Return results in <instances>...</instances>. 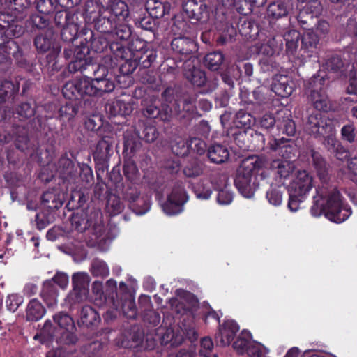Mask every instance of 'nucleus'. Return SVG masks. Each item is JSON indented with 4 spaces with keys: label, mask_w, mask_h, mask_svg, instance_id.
<instances>
[{
    "label": "nucleus",
    "mask_w": 357,
    "mask_h": 357,
    "mask_svg": "<svg viewBox=\"0 0 357 357\" xmlns=\"http://www.w3.org/2000/svg\"><path fill=\"white\" fill-rule=\"evenodd\" d=\"M312 165L317 172L321 185L317 188L310 208L312 215L324 214L326 218L335 223L345 221L351 215V208L344 204L337 186L330 181L329 165L323 155L314 149L310 150Z\"/></svg>",
    "instance_id": "obj_1"
},
{
    "label": "nucleus",
    "mask_w": 357,
    "mask_h": 357,
    "mask_svg": "<svg viewBox=\"0 0 357 357\" xmlns=\"http://www.w3.org/2000/svg\"><path fill=\"white\" fill-rule=\"evenodd\" d=\"M96 70V73H93L94 78L85 76L67 82L62 89L64 98L68 100H84L86 105L89 102V98L101 97L105 93L113 91L115 84L114 81L107 78V68L100 65Z\"/></svg>",
    "instance_id": "obj_2"
},
{
    "label": "nucleus",
    "mask_w": 357,
    "mask_h": 357,
    "mask_svg": "<svg viewBox=\"0 0 357 357\" xmlns=\"http://www.w3.org/2000/svg\"><path fill=\"white\" fill-rule=\"evenodd\" d=\"M264 166V161L257 155L243 159L234 178V185L238 192L245 197H252L258 185L252 183V177Z\"/></svg>",
    "instance_id": "obj_3"
},
{
    "label": "nucleus",
    "mask_w": 357,
    "mask_h": 357,
    "mask_svg": "<svg viewBox=\"0 0 357 357\" xmlns=\"http://www.w3.org/2000/svg\"><path fill=\"white\" fill-rule=\"evenodd\" d=\"M312 188V177L307 171H299L288 188V208L291 211H296L301 202Z\"/></svg>",
    "instance_id": "obj_4"
},
{
    "label": "nucleus",
    "mask_w": 357,
    "mask_h": 357,
    "mask_svg": "<svg viewBox=\"0 0 357 357\" xmlns=\"http://www.w3.org/2000/svg\"><path fill=\"white\" fill-rule=\"evenodd\" d=\"M79 13L61 10L56 11L54 24L61 29V38L63 42H72L76 39L81 30L82 22L79 20Z\"/></svg>",
    "instance_id": "obj_5"
},
{
    "label": "nucleus",
    "mask_w": 357,
    "mask_h": 357,
    "mask_svg": "<svg viewBox=\"0 0 357 357\" xmlns=\"http://www.w3.org/2000/svg\"><path fill=\"white\" fill-rule=\"evenodd\" d=\"M308 99L314 108L326 112L330 109V101L326 93V79L324 76L314 75L308 82Z\"/></svg>",
    "instance_id": "obj_6"
},
{
    "label": "nucleus",
    "mask_w": 357,
    "mask_h": 357,
    "mask_svg": "<svg viewBox=\"0 0 357 357\" xmlns=\"http://www.w3.org/2000/svg\"><path fill=\"white\" fill-rule=\"evenodd\" d=\"M240 327L238 323L233 319H225V337L229 345L232 342V347L238 355H243L246 348L252 340V335L248 330H243L234 340Z\"/></svg>",
    "instance_id": "obj_7"
},
{
    "label": "nucleus",
    "mask_w": 357,
    "mask_h": 357,
    "mask_svg": "<svg viewBox=\"0 0 357 357\" xmlns=\"http://www.w3.org/2000/svg\"><path fill=\"white\" fill-rule=\"evenodd\" d=\"M84 47H87V52L93 51L96 53L106 52L107 55L114 57L110 51V45L114 41H111L106 37L107 35L94 33L91 29L82 27L77 34Z\"/></svg>",
    "instance_id": "obj_8"
},
{
    "label": "nucleus",
    "mask_w": 357,
    "mask_h": 357,
    "mask_svg": "<svg viewBox=\"0 0 357 357\" xmlns=\"http://www.w3.org/2000/svg\"><path fill=\"white\" fill-rule=\"evenodd\" d=\"M25 29L22 17L0 12V47L5 41L18 38L24 33Z\"/></svg>",
    "instance_id": "obj_9"
},
{
    "label": "nucleus",
    "mask_w": 357,
    "mask_h": 357,
    "mask_svg": "<svg viewBox=\"0 0 357 357\" xmlns=\"http://www.w3.org/2000/svg\"><path fill=\"white\" fill-rule=\"evenodd\" d=\"M188 200V195L181 181L174 183L166 202L162 204L163 211L168 215H176L183 212L184 204Z\"/></svg>",
    "instance_id": "obj_10"
},
{
    "label": "nucleus",
    "mask_w": 357,
    "mask_h": 357,
    "mask_svg": "<svg viewBox=\"0 0 357 357\" xmlns=\"http://www.w3.org/2000/svg\"><path fill=\"white\" fill-rule=\"evenodd\" d=\"M114 138L110 136L102 137L97 143L93 153L96 164V177L100 178V172L105 173L109 167V158L113 153Z\"/></svg>",
    "instance_id": "obj_11"
},
{
    "label": "nucleus",
    "mask_w": 357,
    "mask_h": 357,
    "mask_svg": "<svg viewBox=\"0 0 357 357\" xmlns=\"http://www.w3.org/2000/svg\"><path fill=\"white\" fill-rule=\"evenodd\" d=\"M276 125L279 132L287 136H294L296 133V125L289 115H286L284 112H277L275 116L272 114H264L261 120L260 125L262 128L268 129Z\"/></svg>",
    "instance_id": "obj_12"
},
{
    "label": "nucleus",
    "mask_w": 357,
    "mask_h": 357,
    "mask_svg": "<svg viewBox=\"0 0 357 357\" xmlns=\"http://www.w3.org/2000/svg\"><path fill=\"white\" fill-rule=\"evenodd\" d=\"M305 129L310 135L318 138L333 132L334 127L326 115L317 112L308 116Z\"/></svg>",
    "instance_id": "obj_13"
},
{
    "label": "nucleus",
    "mask_w": 357,
    "mask_h": 357,
    "mask_svg": "<svg viewBox=\"0 0 357 357\" xmlns=\"http://www.w3.org/2000/svg\"><path fill=\"white\" fill-rule=\"evenodd\" d=\"M128 46L121 43H113L110 45V51L115 58H125L126 54L134 57L135 53H139L149 47L152 44L139 36L132 37L128 43Z\"/></svg>",
    "instance_id": "obj_14"
},
{
    "label": "nucleus",
    "mask_w": 357,
    "mask_h": 357,
    "mask_svg": "<svg viewBox=\"0 0 357 357\" xmlns=\"http://www.w3.org/2000/svg\"><path fill=\"white\" fill-rule=\"evenodd\" d=\"M183 10L192 24L206 23L211 19L207 6L201 1L187 0Z\"/></svg>",
    "instance_id": "obj_15"
},
{
    "label": "nucleus",
    "mask_w": 357,
    "mask_h": 357,
    "mask_svg": "<svg viewBox=\"0 0 357 357\" xmlns=\"http://www.w3.org/2000/svg\"><path fill=\"white\" fill-rule=\"evenodd\" d=\"M252 123V116L249 113L240 110L235 114L233 119L234 126L236 128L233 129L231 128L228 129L227 135H231L238 146L242 148L239 142L246 137V132L244 129L250 127Z\"/></svg>",
    "instance_id": "obj_16"
},
{
    "label": "nucleus",
    "mask_w": 357,
    "mask_h": 357,
    "mask_svg": "<svg viewBox=\"0 0 357 357\" xmlns=\"http://www.w3.org/2000/svg\"><path fill=\"white\" fill-rule=\"evenodd\" d=\"M72 153H64L61 155L56 163V172L64 182L76 183L77 171L73 161Z\"/></svg>",
    "instance_id": "obj_17"
},
{
    "label": "nucleus",
    "mask_w": 357,
    "mask_h": 357,
    "mask_svg": "<svg viewBox=\"0 0 357 357\" xmlns=\"http://www.w3.org/2000/svg\"><path fill=\"white\" fill-rule=\"evenodd\" d=\"M87 52L77 54V56L73 59L68 66V71L71 73L80 72L84 77L89 76L91 72L96 73V68L100 66L92 62L91 57Z\"/></svg>",
    "instance_id": "obj_18"
},
{
    "label": "nucleus",
    "mask_w": 357,
    "mask_h": 357,
    "mask_svg": "<svg viewBox=\"0 0 357 357\" xmlns=\"http://www.w3.org/2000/svg\"><path fill=\"white\" fill-rule=\"evenodd\" d=\"M268 146L271 151H277L284 159V160L292 159L297 153V149L294 142L284 137L280 139L271 138L268 142Z\"/></svg>",
    "instance_id": "obj_19"
},
{
    "label": "nucleus",
    "mask_w": 357,
    "mask_h": 357,
    "mask_svg": "<svg viewBox=\"0 0 357 357\" xmlns=\"http://www.w3.org/2000/svg\"><path fill=\"white\" fill-rule=\"evenodd\" d=\"M171 48L175 54L179 55V62H181L197 50V45L192 38L181 36L172 40Z\"/></svg>",
    "instance_id": "obj_20"
},
{
    "label": "nucleus",
    "mask_w": 357,
    "mask_h": 357,
    "mask_svg": "<svg viewBox=\"0 0 357 357\" xmlns=\"http://www.w3.org/2000/svg\"><path fill=\"white\" fill-rule=\"evenodd\" d=\"M296 89L293 78L287 75H275L272 81L271 89L282 98L290 96Z\"/></svg>",
    "instance_id": "obj_21"
},
{
    "label": "nucleus",
    "mask_w": 357,
    "mask_h": 357,
    "mask_svg": "<svg viewBox=\"0 0 357 357\" xmlns=\"http://www.w3.org/2000/svg\"><path fill=\"white\" fill-rule=\"evenodd\" d=\"M65 195L59 189L53 188L44 192L40 198L41 208L56 213L63 204Z\"/></svg>",
    "instance_id": "obj_22"
},
{
    "label": "nucleus",
    "mask_w": 357,
    "mask_h": 357,
    "mask_svg": "<svg viewBox=\"0 0 357 357\" xmlns=\"http://www.w3.org/2000/svg\"><path fill=\"white\" fill-rule=\"evenodd\" d=\"M291 7L290 0H277L271 3L267 8L270 24H273L277 20L287 17Z\"/></svg>",
    "instance_id": "obj_23"
},
{
    "label": "nucleus",
    "mask_w": 357,
    "mask_h": 357,
    "mask_svg": "<svg viewBox=\"0 0 357 357\" xmlns=\"http://www.w3.org/2000/svg\"><path fill=\"white\" fill-rule=\"evenodd\" d=\"M61 45H54L48 51L45 58L40 59V66L42 71H46L50 75H54L60 70L61 65L59 63L58 56L61 51Z\"/></svg>",
    "instance_id": "obj_24"
},
{
    "label": "nucleus",
    "mask_w": 357,
    "mask_h": 357,
    "mask_svg": "<svg viewBox=\"0 0 357 357\" xmlns=\"http://www.w3.org/2000/svg\"><path fill=\"white\" fill-rule=\"evenodd\" d=\"M105 10L117 23L127 22L130 17L128 6L125 1L121 0L110 1L109 4Z\"/></svg>",
    "instance_id": "obj_25"
},
{
    "label": "nucleus",
    "mask_w": 357,
    "mask_h": 357,
    "mask_svg": "<svg viewBox=\"0 0 357 357\" xmlns=\"http://www.w3.org/2000/svg\"><path fill=\"white\" fill-rule=\"evenodd\" d=\"M142 113L149 119H157L160 121H169L172 116V108L167 104H162L160 107L150 104L144 107Z\"/></svg>",
    "instance_id": "obj_26"
},
{
    "label": "nucleus",
    "mask_w": 357,
    "mask_h": 357,
    "mask_svg": "<svg viewBox=\"0 0 357 357\" xmlns=\"http://www.w3.org/2000/svg\"><path fill=\"white\" fill-rule=\"evenodd\" d=\"M139 305L142 313L143 321L153 326H158L160 321V315L158 312L151 309L150 297L141 296L139 298Z\"/></svg>",
    "instance_id": "obj_27"
},
{
    "label": "nucleus",
    "mask_w": 357,
    "mask_h": 357,
    "mask_svg": "<svg viewBox=\"0 0 357 357\" xmlns=\"http://www.w3.org/2000/svg\"><path fill=\"white\" fill-rule=\"evenodd\" d=\"M140 138L135 130H128L123 134V154L126 158H132L141 149Z\"/></svg>",
    "instance_id": "obj_28"
},
{
    "label": "nucleus",
    "mask_w": 357,
    "mask_h": 357,
    "mask_svg": "<svg viewBox=\"0 0 357 357\" xmlns=\"http://www.w3.org/2000/svg\"><path fill=\"white\" fill-rule=\"evenodd\" d=\"M117 22L110 15L103 10L101 14L91 23L93 24L95 29L109 37L110 34L114 31Z\"/></svg>",
    "instance_id": "obj_29"
},
{
    "label": "nucleus",
    "mask_w": 357,
    "mask_h": 357,
    "mask_svg": "<svg viewBox=\"0 0 357 357\" xmlns=\"http://www.w3.org/2000/svg\"><path fill=\"white\" fill-rule=\"evenodd\" d=\"M59 289L51 281H44L40 296L48 308H54L58 303Z\"/></svg>",
    "instance_id": "obj_30"
},
{
    "label": "nucleus",
    "mask_w": 357,
    "mask_h": 357,
    "mask_svg": "<svg viewBox=\"0 0 357 357\" xmlns=\"http://www.w3.org/2000/svg\"><path fill=\"white\" fill-rule=\"evenodd\" d=\"M105 110L109 114V118L126 116L132 112L133 107L130 102L115 100L105 105Z\"/></svg>",
    "instance_id": "obj_31"
},
{
    "label": "nucleus",
    "mask_w": 357,
    "mask_h": 357,
    "mask_svg": "<svg viewBox=\"0 0 357 357\" xmlns=\"http://www.w3.org/2000/svg\"><path fill=\"white\" fill-rule=\"evenodd\" d=\"M100 320L99 313L94 308L88 305L82 306L80 310L79 320L78 321L79 326L93 328L97 326Z\"/></svg>",
    "instance_id": "obj_32"
},
{
    "label": "nucleus",
    "mask_w": 357,
    "mask_h": 357,
    "mask_svg": "<svg viewBox=\"0 0 357 357\" xmlns=\"http://www.w3.org/2000/svg\"><path fill=\"white\" fill-rule=\"evenodd\" d=\"M171 10V4L167 1L149 0L146 4V10L155 19L164 17L169 15Z\"/></svg>",
    "instance_id": "obj_33"
},
{
    "label": "nucleus",
    "mask_w": 357,
    "mask_h": 357,
    "mask_svg": "<svg viewBox=\"0 0 357 357\" xmlns=\"http://www.w3.org/2000/svg\"><path fill=\"white\" fill-rule=\"evenodd\" d=\"M134 130L140 139L146 143L153 142L158 137V132L155 126L145 121H139Z\"/></svg>",
    "instance_id": "obj_34"
},
{
    "label": "nucleus",
    "mask_w": 357,
    "mask_h": 357,
    "mask_svg": "<svg viewBox=\"0 0 357 357\" xmlns=\"http://www.w3.org/2000/svg\"><path fill=\"white\" fill-rule=\"evenodd\" d=\"M89 199V192L86 189L73 190L71 191L66 207L70 211L79 208H82L84 211Z\"/></svg>",
    "instance_id": "obj_35"
},
{
    "label": "nucleus",
    "mask_w": 357,
    "mask_h": 357,
    "mask_svg": "<svg viewBox=\"0 0 357 357\" xmlns=\"http://www.w3.org/2000/svg\"><path fill=\"white\" fill-rule=\"evenodd\" d=\"M8 54L13 56L15 61V64L22 68H28L30 66L29 61L24 54L22 49L13 38L7 40Z\"/></svg>",
    "instance_id": "obj_36"
},
{
    "label": "nucleus",
    "mask_w": 357,
    "mask_h": 357,
    "mask_svg": "<svg viewBox=\"0 0 357 357\" xmlns=\"http://www.w3.org/2000/svg\"><path fill=\"white\" fill-rule=\"evenodd\" d=\"M20 90V83L17 81L5 79L0 85V104L6 101L13 100Z\"/></svg>",
    "instance_id": "obj_37"
},
{
    "label": "nucleus",
    "mask_w": 357,
    "mask_h": 357,
    "mask_svg": "<svg viewBox=\"0 0 357 357\" xmlns=\"http://www.w3.org/2000/svg\"><path fill=\"white\" fill-rule=\"evenodd\" d=\"M34 46L38 54H44L51 50L54 45H61L56 43L51 33L37 34L33 40Z\"/></svg>",
    "instance_id": "obj_38"
},
{
    "label": "nucleus",
    "mask_w": 357,
    "mask_h": 357,
    "mask_svg": "<svg viewBox=\"0 0 357 357\" xmlns=\"http://www.w3.org/2000/svg\"><path fill=\"white\" fill-rule=\"evenodd\" d=\"M46 313V310L42 303L37 299L29 301L26 308V320L36 322L41 319Z\"/></svg>",
    "instance_id": "obj_39"
},
{
    "label": "nucleus",
    "mask_w": 357,
    "mask_h": 357,
    "mask_svg": "<svg viewBox=\"0 0 357 357\" xmlns=\"http://www.w3.org/2000/svg\"><path fill=\"white\" fill-rule=\"evenodd\" d=\"M204 66L211 71L219 70V74L223 80V53L221 51H214L208 53L204 59Z\"/></svg>",
    "instance_id": "obj_40"
},
{
    "label": "nucleus",
    "mask_w": 357,
    "mask_h": 357,
    "mask_svg": "<svg viewBox=\"0 0 357 357\" xmlns=\"http://www.w3.org/2000/svg\"><path fill=\"white\" fill-rule=\"evenodd\" d=\"M157 56V50L153 45L139 53L134 54V58L138 63L139 66L146 69L150 68L154 63Z\"/></svg>",
    "instance_id": "obj_41"
},
{
    "label": "nucleus",
    "mask_w": 357,
    "mask_h": 357,
    "mask_svg": "<svg viewBox=\"0 0 357 357\" xmlns=\"http://www.w3.org/2000/svg\"><path fill=\"white\" fill-rule=\"evenodd\" d=\"M275 175L280 178H288L294 170V165L289 160H274L270 165Z\"/></svg>",
    "instance_id": "obj_42"
},
{
    "label": "nucleus",
    "mask_w": 357,
    "mask_h": 357,
    "mask_svg": "<svg viewBox=\"0 0 357 357\" xmlns=\"http://www.w3.org/2000/svg\"><path fill=\"white\" fill-rule=\"evenodd\" d=\"M65 105H61L58 111L56 117L63 121H69L74 119L79 112L80 100H71Z\"/></svg>",
    "instance_id": "obj_43"
},
{
    "label": "nucleus",
    "mask_w": 357,
    "mask_h": 357,
    "mask_svg": "<svg viewBox=\"0 0 357 357\" xmlns=\"http://www.w3.org/2000/svg\"><path fill=\"white\" fill-rule=\"evenodd\" d=\"M79 172H77V179L76 183L73 184H80L83 189L88 190L89 187L94 183V176L92 168L86 163H79Z\"/></svg>",
    "instance_id": "obj_44"
},
{
    "label": "nucleus",
    "mask_w": 357,
    "mask_h": 357,
    "mask_svg": "<svg viewBox=\"0 0 357 357\" xmlns=\"http://www.w3.org/2000/svg\"><path fill=\"white\" fill-rule=\"evenodd\" d=\"M133 22L136 27L141 28L143 30L150 31L155 38V31L157 29V24L151 15L148 13H140L137 16L134 17Z\"/></svg>",
    "instance_id": "obj_45"
},
{
    "label": "nucleus",
    "mask_w": 357,
    "mask_h": 357,
    "mask_svg": "<svg viewBox=\"0 0 357 357\" xmlns=\"http://www.w3.org/2000/svg\"><path fill=\"white\" fill-rule=\"evenodd\" d=\"M182 149L183 151L176 152L174 151V147H173V151L176 155H184L188 153L189 149L195 152L197 155H202L204 153L206 149V144L204 141L200 139L197 137H193L187 142H182Z\"/></svg>",
    "instance_id": "obj_46"
},
{
    "label": "nucleus",
    "mask_w": 357,
    "mask_h": 357,
    "mask_svg": "<svg viewBox=\"0 0 357 357\" xmlns=\"http://www.w3.org/2000/svg\"><path fill=\"white\" fill-rule=\"evenodd\" d=\"M319 38L313 30L307 31L301 37V51L304 53H313L317 48Z\"/></svg>",
    "instance_id": "obj_47"
},
{
    "label": "nucleus",
    "mask_w": 357,
    "mask_h": 357,
    "mask_svg": "<svg viewBox=\"0 0 357 357\" xmlns=\"http://www.w3.org/2000/svg\"><path fill=\"white\" fill-rule=\"evenodd\" d=\"M114 31L110 34L109 37L114 39L113 41L128 44L127 41L132 36L131 27L126 22L116 23Z\"/></svg>",
    "instance_id": "obj_48"
},
{
    "label": "nucleus",
    "mask_w": 357,
    "mask_h": 357,
    "mask_svg": "<svg viewBox=\"0 0 357 357\" xmlns=\"http://www.w3.org/2000/svg\"><path fill=\"white\" fill-rule=\"evenodd\" d=\"M78 37L77 36L76 39L72 42H67L68 43L63 47V56L66 60L74 59L78 56V52H87V47H84L81 39Z\"/></svg>",
    "instance_id": "obj_49"
},
{
    "label": "nucleus",
    "mask_w": 357,
    "mask_h": 357,
    "mask_svg": "<svg viewBox=\"0 0 357 357\" xmlns=\"http://www.w3.org/2000/svg\"><path fill=\"white\" fill-rule=\"evenodd\" d=\"M109 303L112 307L121 310L123 315L128 319H135L137 316V308L133 299L125 300L122 303Z\"/></svg>",
    "instance_id": "obj_50"
},
{
    "label": "nucleus",
    "mask_w": 357,
    "mask_h": 357,
    "mask_svg": "<svg viewBox=\"0 0 357 357\" xmlns=\"http://www.w3.org/2000/svg\"><path fill=\"white\" fill-rule=\"evenodd\" d=\"M87 293L72 289L64 300V305L70 311L77 309L79 306L86 299Z\"/></svg>",
    "instance_id": "obj_51"
},
{
    "label": "nucleus",
    "mask_w": 357,
    "mask_h": 357,
    "mask_svg": "<svg viewBox=\"0 0 357 357\" xmlns=\"http://www.w3.org/2000/svg\"><path fill=\"white\" fill-rule=\"evenodd\" d=\"M184 75L186 79L195 86L202 87L205 85L207 81L205 71L195 66L186 70Z\"/></svg>",
    "instance_id": "obj_52"
},
{
    "label": "nucleus",
    "mask_w": 357,
    "mask_h": 357,
    "mask_svg": "<svg viewBox=\"0 0 357 357\" xmlns=\"http://www.w3.org/2000/svg\"><path fill=\"white\" fill-rule=\"evenodd\" d=\"M138 183L124 181L123 184L119 185V188L115 190L116 193L121 194L123 198L128 203L137 195H140L137 185Z\"/></svg>",
    "instance_id": "obj_53"
},
{
    "label": "nucleus",
    "mask_w": 357,
    "mask_h": 357,
    "mask_svg": "<svg viewBox=\"0 0 357 357\" xmlns=\"http://www.w3.org/2000/svg\"><path fill=\"white\" fill-rule=\"evenodd\" d=\"M202 114H199L195 105V98L194 97H187L184 98L182 103V112L180 114L181 119L191 120L194 118L200 117Z\"/></svg>",
    "instance_id": "obj_54"
},
{
    "label": "nucleus",
    "mask_w": 357,
    "mask_h": 357,
    "mask_svg": "<svg viewBox=\"0 0 357 357\" xmlns=\"http://www.w3.org/2000/svg\"><path fill=\"white\" fill-rule=\"evenodd\" d=\"M128 206L135 214L142 215L147 213L151 208V201L148 197L137 195L128 203Z\"/></svg>",
    "instance_id": "obj_55"
},
{
    "label": "nucleus",
    "mask_w": 357,
    "mask_h": 357,
    "mask_svg": "<svg viewBox=\"0 0 357 357\" xmlns=\"http://www.w3.org/2000/svg\"><path fill=\"white\" fill-rule=\"evenodd\" d=\"M125 181L138 183L139 172L136 163L131 158H125L123 165Z\"/></svg>",
    "instance_id": "obj_56"
},
{
    "label": "nucleus",
    "mask_w": 357,
    "mask_h": 357,
    "mask_svg": "<svg viewBox=\"0 0 357 357\" xmlns=\"http://www.w3.org/2000/svg\"><path fill=\"white\" fill-rule=\"evenodd\" d=\"M99 6L97 2L93 1H88L84 5L82 13L80 14L84 19L85 23L91 24L99 14H101Z\"/></svg>",
    "instance_id": "obj_57"
},
{
    "label": "nucleus",
    "mask_w": 357,
    "mask_h": 357,
    "mask_svg": "<svg viewBox=\"0 0 357 357\" xmlns=\"http://www.w3.org/2000/svg\"><path fill=\"white\" fill-rule=\"evenodd\" d=\"M318 17L312 15L303 9H301L297 20L301 27L307 31L313 30L318 24Z\"/></svg>",
    "instance_id": "obj_58"
},
{
    "label": "nucleus",
    "mask_w": 357,
    "mask_h": 357,
    "mask_svg": "<svg viewBox=\"0 0 357 357\" xmlns=\"http://www.w3.org/2000/svg\"><path fill=\"white\" fill-rule=\"evenodd\" d=\"M56 213L45 208H41V211L35 215V222L37 229L41 231L55 220Z\"/></svg>",
    "instance_id": "obj_59"
},
{
    "label": "nucleus",
    "mask_w": 357,
    "mask_h": 357,
    "mask_svg": "<svg viewBox=\"0 0 357 357\" xmlns=\"http://www.w3.org/2000/svg\"><path fill=\"white\" fill-rule=\"evenodd\" d=\"M90 277L86 273H76L72 276L73 289L89 294Z\"/></svg>",
    "instance_id": "obj_60"
},
{
    "label": "nucleus",
    "mask_w": 357,
    "mask_h": 357,
    "mask_svg": "<svg viewBox=\"0 0 357 357\" xmlns=\"http://www.w3.org/2000/svg\"><path fill=\"white\" fill-rule=\"evenodd\" d=\"M106 208L112 215L119 214L123 209V204L116 193L109 192L106 196Z\"/></svg>",
    "instance_id": "obj_61"
},
{
    "label": "nucleus",
    "mask_w": 357,
    "mask_h": 357,
    "mask_svg": "<svg viewBox=\"0 0 357 357\" xmlns=\"http://www.w3.org/2000/svg\"><path fill=\"white\" fill-rule=\"evenodd\" d=\"M54 322L62 330H75L73 319L67 312H59L53 316Z\"/></svg>",
    "instance_id": "obj_62"
},
{
    "label": "nucleus",
    "mask_w": 357,
    "mask_h": 357,
    "mask_svg": "<svg viewBox=\"0 0 357 357\" xmlns=\"http://www.w3.org/2000/svg\"><path fill=\"white\" fill-rule=\"evenodd\" d=\"M300 36V33L294 30L289 31L284 36V40L286 41V52L288 55L294 56L296 52Z\"/></svg>",
    "instance_id": "obj_63"
},
{
    "label": "nucleus",
    "mask_w": 357,
    "mask_h": 357,
    "mask_svg": "<svg viewBox=\"0 0 357 357\" xmlns=\"http://www.w3.org/2000/svg\"><path fill=\"white\" fill-rule=\"evenodd\" d=\"M15 114L21 121L29 119L35 115L36 105L29 102H21L15 108Z\"/></svg>",
    "instance_id": "obj_64"
}]
</instances>
